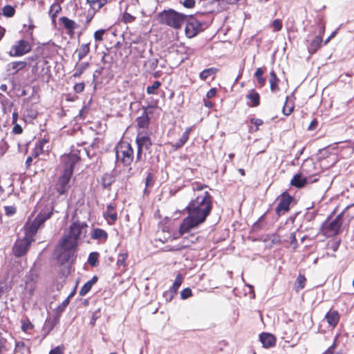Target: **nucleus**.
Returning <instances> with one entry per match:
<instances>
[{
    "label": "nucleus",
    "instance_id": "1",
    "mask_svg": "<svg viewBox=\"0 0 354 354\" xmlns=\"http://www.w3.org/2000/svg\"><path fill=\"white\" fill-rule=\"evenodd\" d=\"M212 201L213 197L207 191L195 194L194 197L183 209L187 216L178 227V239L184 234L190 232L206 221L213 208Z\"/></svg>",
    "mask_w": 354,
    "mask_h": 354
},
{
    "label": "nucleus",
    "instance_id": "2",
    "mask_svg": "<svg viewBox=\"0 0 354 354\" xmlns=\"http://www.w3.org/2000/svg\"><path fill=\"white\" fill-rule=\"evenodd\" d=\"M348 208L349 206L345 207L333 220H331L334 214V212H332L322 223L319 232L326 237L338 235L341 232V227L343 225V215L345 214L346 210Z\"/></svg>",
    "mask_w": 354,
    "mask_h": 354
},
{
    "label": "nucleus",
    "instance_id": "3",
    "mask_svg": "<svg viewBox=\"0 0 354 354\" xmlns=\"http://www.w3.org/2000/svg\"><path fill=\"white\" fill-rule=\"evenodd\" d=\"M53 210V207H50V209L48 211H44L39 213L33 221H30L28 219L24 226V236L26 239L34 241V236L37 234L39 228L41 227L44 223L52 216Z\"/></svg>",
    "mask_w": 354,
    "mask_h": 354
},
{
    "label": "nucleus",
    "instance_id": "4",
    "mask_svg": "<svg viewBox=\"0 0 354 354\" xmlns=\"http://www.w3.org/2000/svg\"><path fill=\"white\" fill-rule=\"evenodd\" d=\"M116 162L124 167H130L134 156L133 149L127 141L119 142L115 147Z\"/></svg>",
    "mask_w": 354,
    "mask_h": 354
},
{
    "label": "nucleus",
    "instance_id": "5",
    "mask_svg": "<svg viewBox=\"0 0 354 354\" xmlns=\"http://www.w3.org/2000/svg\"><path fill=\"white\" fill-rule=\"evenodd\" d=\"M204 13L197 12L194 15H189L185 27V34L187 38H192L203 31L208 24L200 19Z\"/></svg>",
    "mask_w": 354,
    "mask_h": 354
},
{
    "label": "nucleus",
    "instance_id": "6",
    "mask_svg": "<svg viewBox=\"0 0 354 354\" xmlns=\"http://www.w3.org/2000/svg\"><path fill=\"white\" fill-rule=\"evenodd\" d=\"M39 102V96L32 94L30 97L24 99L22 106L25 110L24 117L25 120H32L38 114L37 104Z\"/></svg>",
    "mask_w": 354,
    "mask_h": 354
},
{
    "label": "nucleus",
    "instance_id": "7",
    "mask_svg": "<svg viewBox=\"0 0 354 354\" xmlns=\"http://www.w3.org/2000/svg\"><path fill=\"white\" fill-rule=\"evenodd\" d=\"M60 244L64 251L60 253L59 259L64 263L69 260L71 254L77 246L78 241L67 234L62 238Z\"/></svg>",
    "mask_w": 354,
    "mask_h": 354
},
{
    "label": "nucleus",
    "instance_id": "8",
    "mask_svg": "<svg viewBox=\"0 0 354 354\" xmlns=\"http://www.w3.org/2000/svg\"><path fill=\"white\" fill-rule=\"evenodd\" d=\"M159 24L177 28V12L173 9L164 10L155 16Z\"/></svg>",
    "mask_w": 354,
    "mask_h": 354
},
{
    "label": "nucleus",
    "instance_id": "9",
    "mask_svg": "<svg viewBox=\"0 0 354 354\" xmlns=\"http://www.w3.org/2000/svg\"><path fill=\"white\" fill-rule=\"evenodd\" d=\"M278 199L279 202L275 209V212L278 216H281L290 210V205L295 201V198L288 192L285 191L281 194Z\"/></svg>",
    "mask_w": 354,
    "mask_h": 354
},
{
    "label": "nucleus",
    "instance_id": "10",
    "mask_svg": "<svg viewBox=\"0 0 354 354\" xmlns=\"http://www.w3.org/2000/svg\"><path fill=\"white\" fill-rule=\"evenodd\" d=\"M32 44L27 40L19 39L12 46L8 54L11 57H21L32 50Z\"/></svg>",
    "mask_w": 354,
    "mask_h": 354
},
{
    "label": "nucleus",
    "instance_id": "11",
    "mask_svg": "<svg viewBox=\"0 0 354 354\" xmlns=\"http://www.w3.org/2000/svg\"><path fill=\"white\" fill-rule=\"evenodd\" d=\"M73 174L71 171H62L55 185V189L59 195L65 194L70 188L69 182Z\"/></svg>",
    "mask_w": 354,
    "mask_h": 354
},
{
    "label": "nucleus",
    "instance_id": "12",
    "mask_svg": "<svg viewBox=\"0 0 354 354\" xmlns=\"http://www.w3.org/2000/svg\"><path fill=\"white\" fill-rule=\"evenodd\" d=\"M137 145L136 162L142 160L143 150H148L152 145L151 138L147 136H138L136 139Z\"/></svg>",
    "mask_w": 354,
    "mask_h": 354
},
{
    "label": "nucleus",
    "instance_id": "13",
    "mask_svg": "<svg viewBox=\"0 0 354 354\" xmlns=\"http://www.w3.org/2000/svg\"><path fill=\"white\" fill-rule=\"evenodd\" d=\"M59 24L66 31V34L71 38H73L75 30L79 28V24L74 20L66 16H62L59 19Z\"/></svg>",
    "mask_w": 354,
    "mask_h": 354
},
{
    "label": "nucleus",
    "instance_id": "14",
    "mask_svg": "<svg viewBox=\"0 0 354 354\" xmlns=\"http://www.w3.org/2000/svg\"><path fill=\"white\" fill-rule=\"evenodd\" d=\"M80 160V157L76 153L64 154L61 157V162L63 165V171H71L73 174V169L75 164Z\"/></svg>",
    "mask_w": 354,
    "mask_h": 354
},
{
    "label": "nucleus",
    "instance_id": "15",
    "mask_svg": "<svg viewBox=\"0 0 354 354\" xmlns=\"http://www.w3.org/2000/svg\"><path fill=\"white\" fill-rule=\"evenodd\" d=\"M32 241L26 239L25 236L22 239L18 240L13 246V252L17 257L24 256L28 251Z\"/></svg>",
    "mask_w": 354,
    "mask_h": 354
},
{
    "label": "nucleus",
    "instance_id": "16",
    "mask_svg": "<svg viewBox=\"0 0 354 354\" xmlns=\"http://www.w3.org/2000/svg\"><path fill=\"white\" fill-rule=\"evenodd\" d=\"M117 205L115 203H111L106 207L105 211L103 212V217L106 221L107 223L113 225L118 220V215L116 212Z\"/></svg>",
    "mask_w": 354,
    "mask_h": 354
},
{
    "label": "nucleus",
    "instance_id": "17",
    "mask_svg": "<svg viewBox=\"0 0 354 354\" xmlns=\"http://www.w3.org/2000/svg\"><path fill=\"white\" fill-rule=\"evenodd\" d=\"M317 180V178L310 180L299 171L293 176L290 180V185L296 188L301 189L305 187L308 183H315Z\"/></svg>",
    "mask_w": 354,
    "mask_h": 354
},
{
    "label": "nucleus",
    "instance_id": "18",
    "mask_svg": "<svg viewBox=\"0 0 354 354\" xmlns=\"http://www.w3.org/2000/svg\"><path fill=\"white\" fill-rule=\"evenodd\" d=\"M86 227H87V224L84 222L78 221L73 222L69 227L68 234L78 241L80 239L82 230Z\"/></svg>",
    "mask_w": 354,
    "mask_h": 354
},
{
    "label": "nucleus",
    "instance_id": "19",
    "mask_svg": "<svg viewBox=\"0 0 354 354\" xmlns=\"http://www.w3.org/2000/svg\"><path fill=\"white\" fill-rule=\"evenodd\" d=\"M300 172L310 180H313V177L317 174L315 163L310 160H304L301 167Z\"/></svg>",
    "mask_w": 354,
    "mask_h": 354
},
{
    "label": "nucleus",
    "instance_id": "20",
    "mask_svg": "<svg viewBox=\"0 0 354 354\" xmlns=\"http://www.w3.org/2000/svg\"><path fill=\"white\" fill-rule=\"evenodd\" d=\"M259 340L263 347L269 348L275 346L277 339L275 336L271 333H261L259 335Z\"/></svg>",
    "mask_w": 354,
    "mask_h": 354
},
{
    "label": "nucleus",
    "instance_id": "21",
    "mask_svg": "<svg viewBox=\"0 0 354 354\" xmlns=\"http://www.w3.org/2000/svg\"><path fill=\"white\" fill-rule=\"evenodd\" d=\"M245 97L249 107H257L260 104V95L254 89L250 90Z\"/></svg>",
    "mask_w": 354,
    "mask_h": 354
},
{
    "label": "nucleus",
    "instance_id": "22",
    "mask_svg": "<svg viewBox=\"0 0 354 354\" xmlns=\"http://www.w3.org/2000/svg\"><path fill=\"white\" fill-rule=\"evenodd\" d=\"M49 142V138L44 137L39 139L35 144L34 149H32V156L37 158L39 155L44 153V147L45 145Z\"/></svg>",
    "mask_w": 354,
    "mask_h": 354
},
{
    "label": "nucleus",
    "instance_id": "23",
    "mask_svg": "<svg viewBox=\"0 0 354 354\" xmlns=\"http://www.w3.org/2000/svg\"><path fill=\"white\" fill-rule=\"evenodd\" d=\"M149 114H151V112L147 111V109L144 107L142 115L136 119L137 125L139 128H148L150 122Z\"/></svg>",
    "mask_w": 354,
    "mask_h": 354
},
{
    "label": "nucleus",
    "instance_id": "24",
    "mask_svg": "<svg viewBox=\"0 0 354 354\" xmlns=\"http://www.w3.org/2000/svg\"><path fill=\"white\" fill-rule=\"evenodd\" d=\"M113 0H86L94 14L99 12L101 9Z\"/></svg>",
    "mask_w": 354,
    "mask_h": 354
},
{
    "label": "nucleus",
    "instance_id": "25",
    "mask_svg": "<svg viewBox=\"0 0 354 354\" xmlns=\"http://www.w3.org/2000/svg\"><path fill=\"white\" fill-rule=\"evenodd\" d=\"M91 238L93 240H100L106 242L108 239V233L101 228H94L91 234Z\"/></svg>",
    "mask_w": 354,
    "mask_h": 354
},
{
    "label": "nucleus",
    "instance_id": "26",
    "mask_svg": "<svg viewBox=\"0 0 354 354\" xmlns=\"http://www.w3.org/2000/svg\"><path fill=\"white\" fill-rule=\"evenodd\" d=\"M325 319L330 326L335 327L339 321V315L337 310H330L326 314Z\"/></svg>",
    "mask_w": 354,
    "mask_h": 354
},
{
    "label": "nucleus",
    "instance_id": "27",
    "mask_svg": "<svg viewBox=\"0 0 354 354\" xmlns=\"http://www.w3.org/2000/svg\"><path fill=\"white\" fill-rule=\"evenodd\" d=\"M62 11V6L57 1L53 3L50 6L48 11V15L53 23L55 22L57 15Z\"/></svg>",
    "mask_w": 354,
    "mask_h": 354
},
{
    "label": "nucleus",
    "instance_id": "28",
    "mask_svg": "<svg viewBox=\"0 0 354 354\" xmlns=\"http://www.w3.org/2000/svg\"><path fill=\"white\" fill-rule=\"evenodd\" d=\"M97 280L98 277L96 275L93 276L91 280L84 283L81 288L79 295L82 297L86 295L91 290L93 286L97 283Z\"/></svg>",
    "mask_w": 354,
    "mask_h": 354
},
{
    "label": "nucleus",
    "instance_id": "29",
    "mask_svg": "<svg viewBox=\"0 0 354 354\" xmlns=\"http://www.w3.org/2000/svg\"><path fill=\"white\" fill-rule=\"evenodd\" d=\"M322 43V38L320 35L316 36L308 46V50L310 55L315 53L320 48Z\"/></svg>",
    "mask_w": 354,
    "mask_h": 354
},
{
    "label": "nucleus",
    "instance_id": "30",
    "mask_svg": "<svg viewBox=\"0 0 354 354\" xmlns=\"http://www.w3.org/2000/svg\"><path fill=\"white\" fill-rule=\"evenodd\" d=\"M90 66V64L88 62H81L76 64L75 66V72L73 74V77H80L84 73L86 70H87Z\"/></svg>",
    "mask_w": 354,
    "mask_h": 354
},
{
    "label": "nucleus",
    "instance_id": "31",
    "mask_svg": "<svg viewBox=\"0 0 354 354\" xmlns=\"http://www.w3.org/2000/svg\"><path fill=\"white\" fill-rule=\"evenodd\" d=\"M155 178L152 173H148L145 178V187L144 189V194L148 196L151 192L150 189L154 185Z\"/></svg>",
    "mask_w": 354,
    "mask_h": 354
},
{
    "label": "nucleus",
    "instance_id": "32",
    "mask_svg": "<svg viewBox=\"0 0 354 354\" xmlns=\"http://www.w3.org/2000/svg\"><path fill=\"white\" fill-rule=\"evenodd\" d=\"M270 90L272 93H275L279 90L278 84L279 82V79L278 78L277 74L272 70L270 73Z\"/></svg>",
    "mask_w": 354,
    "mask_h": 354
},
{
    "label": "nucleus",
    "instance_id": "33",
    "mask_svg": "<svg viewBox=\"0 0 354 354\" xmlns=\"http://www.w3.org/2000/svg\"><path fill=\"white\" fill-rule=\"evenodd\" d=\"M28 64L24 61H15L10 63V70L13 74H17L20 71L26 68Z\"/></svg>",
    "mask_w": 354,
    "mask_h": 354
},
{
    "label": "nucleus",
    "instance_id": "34",
    "mask_svg": "<svg viewBox=\"0 0 354 354\" xmlns=\"http://www.w3.org/2000/svg\"><path fill=\"white\" fill-rule=\"evenodd\" d=\"M76 52L77 53L78 60H82L90 53L89 44H82L80 48L77 49Z\"/></svg>",
    "mask_w": 354,
    "mask_h": 354
},
{
    "label": "nucleus",
    "instance_id": "35",
    "mask_svg": "<svg viewBox=\"0 0 354 354\" xmlns=\"http://www.w3.org/2000/svg\"><path fill=\"white\" fill-rule=\"evenodd\" d=\"M177 290V278L174 280L172 286L170 290L165 291L163 293V297L167 301H170L174 297L176 292Z\"/></svg>",
    "mask_w": 354,
    "mask_h": 354
},
{
    "label": "nucleus",
    "instance_id": "36",
    "mask_svg": "<svg viewBox=\"0 0 354 354\" xmlns=\"http://www.w3.org/2000/svg\"><path fill=\"white\" fill-rule=\"evenodd\" d=\"M218 71V69L214 67L208 68L202 71L199 74V77L202 80H206L210 76H213Z\"/></svg>",
    "mask_w": 354,
    "mask_h": 354
},
{
    "label": "nucleus",
    "instance_id": "37",
    "mask_svg": "<svg viewBox=\"0 0 354 354\" xmlns=\"http://www.w3.org/2000/svg\"><path fill=\"white\" fill-rule=\"evenodd\" d=\"M267 212L261 215L257 221H256L252 225V230L254 232H258L262 229H263L266 225V222L265 221V216Z\"/></svg>",
    "mask_w": 354,
    "mask_h": 354
},
{
    "label": "nucleus",
    "instance_id": "38",
    "mask_svg": "<svg viewBox=\"0 0 354 354\" xmlns=\"http://www.w3.org/2000/svg\"><path fill=\"white\" fill-rule=\"evenodd\" d=\"M162 83L157 80L155 81L152 85L148 86L146 88L147 93L149 95H157L158 94V89L161 86Z\"/></svg>",
    "mask_w": 354,
    "mask_h": 354
},
{
    "label": "nucleus",
    "instance_id": "39",
    "mask_svg": "<svg viewBox=\"0 0 354 354\" xmlns=\"http://www.w3.org/2000/svg\"><path fill=\"white\" fill-rule=\"evenodd\" d=\"M107 34V30L106 29H98L96 31H95L93 34V37L95 39V41L97 44L101 43L104 38V36Z\"/></svg>",
    "mask_w": 354,
    "mask_h": 354
},
{
    "label": "nucleus",
    "instance_id": "40",
    "mask_svg": "<svg viewBox=\"0 0 354 354\" xmlns=\"http://www.w3.org/2000/svg\"><path fill=\"white\" fill-rule=\"evenodd\" d=\"M318 216V211L313 209L312 207L307 209V212L304 216V221L306 222H311L315 219Z\"/></svg>",
    "mask_w": 354,
    "mask_h": 354
},
{
    "label": "nucleus",
    "instance_id": "41",
    "mask_svg": "<svg viewBox=\"0 0 354 354\" xmlns=\"http://www.w3.org/2000/svg\"><path fill=\"white\" fill-rule=\"evenodd\" d=\"M306 281V279L305 276L304 274H299L295 282V289L297 292H299L300 290L305 287Z\"/></svg>",
    "mask_w": 354,
    "mask_h": 354
},
{
    "label": "nucleus",
    "instance_id": "42",
    "mask_svg": "<svg viewBox=\"0 0 354 354\" xmlns=\"http://www.w3.org/2000/svg\"><path fill=\"white\" fill-rule=\"evenodd\" d=\"M15 13V8L11 5H6L2 8V14L6 17H12Z\"/></svg>",
    "mask_w": 354,
    "mask_h": 354
},
{
    "label": "nucleus",
    "instance_id": "43",
    "mask_svg": "<svg viewBox=\"0 0 354 354\" xmlns=\"http://www.w3.org/2000/svg\"><path fill=\"white\" fill-rule=\"evenodd\" d=\"M265 241L270 242L271 245H279L281 243V239L280 236L276 233L267 235Z\"/></svg>",
    "mask_w": 354,
    "mask_h": 354
},
{
    "label": "nucleus",
    "instance_id": "44",
    "mask_svg": "<svg viewBox=\"0 0 354 354\" xmlns=\"http://www.w3.org/2000/svg\"><path fill=\"white\" fill-rule=\"evenodd\" d=\"M24 28L26 29V32L28 33V37L30 39H33L34 35H33V30L35 28V25L34 23V21L32 18L28 19V24H24Z\"/></svg>",
    "mask_w": 354,
    "mask_h": 354
},
{
    "label": "nucleus",
    "instance_id": "45",
    "mask_svg": "<svg viewBox=\"0 0 354 354\" xmlns=\"http://www.w3.org/2000/svg\"><path fill=\"white\" fill-rule=\"evenodd\" d=\"M194 128L193 127H187L180 139H178V148L183 146L189 139V134Z\"/></svg>",
    "mask_w": 354,
    "mask_h": 354
},
{
    "label": "nucleus",
    "instance_id": "46",
    "mask_svg": "<svg viewBox=\"0 0 354 354\" xmlns=\"http://www.w3.org/2000/svg\"><path fill=\"white\" fill-rule=\"evenodd\" d=\"M289 96L286 97L284 105L282 109V113L283 115L288 116L292 113L294 110V104L292 103L290 106L288 105Z\"/></svg>",
    "mask_w": 354,
    "mask_h": 354
},
{
    "label": "nucleus",
    "instance_id": "47",
    "mask_svg": "<svg viewBox=\"0 0 354 354\" xmlns=\"http://www.w3.org/2000/svg\"><path fill=\"white\" fill-rule=\"evenodd\" d=\"M263 73L264 71L261 68H258L254 73V77L261 86H263L266 83V78L263 77Z\"/></svg>",
    "mask_w": 354,
    "mask_h": 354
},
{
    "label": "nucleus",
    "instance_id": "48",
    "mask_svg": "<svg viewBox=\"0 0 354 354\" xmlns=\"http://www.w3.org/2000/svg\"><path fill=\"white\" fill-rule=\"evenodd\" d=\"M99 254L97 252L90 253L88 258V263L90 266L95 267L98 265Z\"/></svg>",
    "mask_w": 354,
    "mask_h": 354
},
{
    "label": "nucleus",
    "instance_id": "49",
    "mask_svg": "<svg viewBox=\"0 0 354 354\" xmlns=\"http://www.w3.org/2000/svg\"><path fill=\"white\" fill-rule=\"evenodd\" d=\"M284 242H288L292 247L294 250L298 248V243L296 239V232H291L287 239L284 240Z\"/></svg>",
    "mask_w": 354,
    "mask_h": 354
},
{
    "label": "nucleus",
    "instance_id": "50",
    "mask_svg": "<svg viewBox=\"0 0 354 354\" xmlns=\"http://www.w3.org/2000/svg\"><path fill=\"white\" fill-rule=\"evenodd\" d=\"M136 19V18L135 16L127 12V11H124L122 16L121 21L124 24H131L135 21Z\"/></svg>",
    "mask_w": 354,
    "mask_h": 354
},
{
    "label": "nucleus",
    "instance_id": "51",
    "mask_svg": "<svg viewBox=\"0 0 354 354\" xmlns=\"http://www.w3.org/2000/svg\"><path fill=\"white\" fill-rule=\"evenodd\" d=\"M34 325L30 322L28 319L21 320V330L26 333L28 330L32 329Z\"/></svg>",
    "mask_w": 354,
    "mask_h": 354
},
{
    "label": "nucleus",
    "instance_id": "52",
    "mask_svg": "<svg viewBox=\"0 0 354 354\" xmlns=\"http://www.w3.org/2000/svg\"><path fill=\"white\" fill-rule=\"evenodd\" d=\"M178 3L182 4L185 8H193L196 4L195 0H178Z\"/></svg>",
    "mask_w": 354,
    "mask_h": 354
},
{
    "label": "nucleus",
    "instance_id": "53",
    "mask_svg": "<svg viewBox=\"0 0 354 354\" xmlns=\"http://www.w3.org/2000/svg\"><path fill=\"white\" fill-rule=\"evenodd\" d=\"M127 258H128L127 253H122V254H119L118 259L117 261V264L120 265V266H122L123 267H125Z\"/></svg>",
    "mask_w": 354,
    "mask_h": 354
},
{
    "label": "nucleus",
    "instance_id": "54",
    "mask_svg": "<svg viewBox=\"0 0 354 354\" xmlns=\"http://www.w3.org/2000/svg\"><path fill=\"white\" fill-rule=\"evenodd\" d=\"M348 209H347L346 210L345 214L343 215V224L345 223L346 226H348L350 225V223L351 222V221L354 218V216L352 214H350L348 212Z\"/></svg>",
    "mask_w": 354,
    "mask_h": 354
},
{
    "label": "nucleus",
    "instance_id": "55",
    "mask_svg": "<svg viewBox=\"0 0 354 354\" xmlns=\"http://www.w3.org/2000/svg\"><path fill=\"white\" fill-rule=\"evenodd\" d=\"M5 214L8 216H13L17 212V208L15 205L5 206Z\"/></svg>",
    "mask_w": 354,
    "mask_h": 354
},
{
    "label": "nucleus",
    "instance_id": "56",
    "mask_svg": "<svg viewBox=\"0 0 354 354\" xmlns=\"http://www.w3.org/2000/svg\"><path fill=\"white\" fill-rule=\"evenodd\" d=\"M192 296V291L189 288H184L180 292V298L182 299H187Z\"/></svg>",
    "mask_w": 354,
    "mask_h": 354
},
{
    "label": "nucleus",
    "instance_id": "57",
    "mask_svg": "<svg viewBox=\"0 0 354 354\" xmlns=\"http://www.w3.org/2000/svg\"><path fill=\"white\" fill-rule=\"evenodd\" d=\"M329 149L328 148H324L319 150V153H317L319 156V159H325L329 156Z\"/></svg>",
    "mask_w": 354,
    "mask_h": 354
},
{
    "label": "nucleus",
    "instance_id": "58",
    "mask_svg": "<svg viewBox=\"0 0 354 354\" xmlns=\"http://www.w3.org/2000/svg\"><path fill=\"white\" fill-rule=\"evenodd\" d=\"M48 354H64V346L63 345L57 346L51 349Z\"/></svg>",
    "mask_w": 354,
    "mask_h": 354
},
{
    "label": "nucleus",
    "instance_id": "59",
    "mask_svg": "<svg viewBox=\"0 0 354 354\" xmlns=\"http://www.w3.org/2000/svg\"><path fill=\"white\" fill-rule=\"evenodd\" d=\"M272 27L276 32L280 31L282 29V22L280 19H277L272 21Z\"/></svg>",
    "mask_w": 354,
    "mask_h": 354
},
{
    "label": "nucleus",
    "instance_id": "60",
    "mask_svg": "<svg viewBox=\"0 0 354 354\" xmlns=\"http://www.w3.org/2000/svg\"><path fill=\"white\" fill-rule=\"evenodd\" d=\"M84 88L85 84L84 82L77 83L73 86L74 91L77 93H82L84 90Z\"/></svg>",
    "mask_w": 354,
    "mask_h": 354
},
{
    "label": "nucleus",
    "instance_id": "61",
    "mask_svg": "<svg viewBox=\"0 0 354 354\" xmlns=\"http://www.w3.org/2000/svg\"><path fill=\"white\" fill-rule=\"evenodd\" d=\"M14 125L12 133L15 135H20L23 133V128L18 124H12Z\"/></svg>",
    "mask_w": 354,
    "mask_h": 354
},
{
    "label": "nucleus",
    "instance_id": "62",
    "mask_svg": "<svg viewBox=\"0 0 354 354\" xmlns=\"http://www.w3.org/2000/svg\"><path fill=\"white\" fill-rule=\"evenodd\" d=\"M207 187V185L205 184L203 185H196V186H193L192 190L194 192V194L204 192L203 190L204 188Z\"/></svg>",
    "mask_w": 354,
    "mask_h": 354
},
{
    "label": "nucleus",
    "instance_id": "63",
    "mask_svg": "<svg viewBox=\"0 0 354 354\" xmlns=\"http://www.w3.org/2000/svg\"><path fill=\"white\" fill-rule=\"evenodd\" d=\"M250 122V123H252V124H254L256 126L255 131H257L258 127L263 124V122L261 119L254 118H251Z\"/></svg>",
    "mask_w": 354,
    "mask_h": 354
},
{
    "label": "nucleus",
    "instance_id": "64",
    "mask_svg": "<svg viewBox=\"0 0 354 354\" xmlns=\"http://www.w3.org/2000/svg\"><path fill=\"white\" fill-rule=\"evenodd\" d=\"M336 346V339H335L333 344L329 346L322 354H334V351Z\"/></svg>",
    "mask_w": 354,
    "mask_h": 354
}]
</instances>
